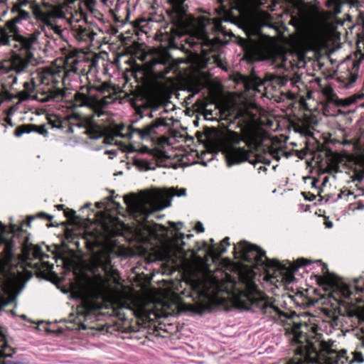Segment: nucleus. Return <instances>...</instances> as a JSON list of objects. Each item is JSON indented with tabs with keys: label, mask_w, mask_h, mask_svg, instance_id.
Instances as JSON below:
<instances>
[{
	"label": "nucleus",
	"mask_w": 364,
	"mask_h": 364,
	"mask_svg": "<svg viewBox=\"0 0 364 364\" xmlns=\"http://www.w3.org/2000/svg\"><path fill=\"white\" fill-rule=\"evenodd\" d=\"M39 85L36 75L32 77L30 82H25L23 83L24 90L22 92L23 98L28 100L33 97V94L37 92V86Z\"/></svg>",
	"instance_id": "a211bd4d"
},
{
	"label": "nucleus",
	"mask_w": 364,
	"mask_h": 364,
	"mask_svg": "<svg viewBox=\"0 0 364 364\" xmlns=\"http://www.w3.org/2000/svg\"><path fill=\"white\" fill-rule=\"evenodd\" d=\"M196 229L198 232H204V228L203 226V224L200 222H198L196 225Z\"/></svg>",
	"instance_id": "c756f323"
},
{
	"label": "nucleus",
	"mask_w": 364,
	"mask_h": 364,
	"mask_svg": "<svg viewBox=\"0 0 364 364\" xmlns=\"http://www.w3.org/2000/svg\"><path fill=\"white\" fill-rule=\"evenodd\" d=\"M94 116H84L80 114L74 113L63 119L56 118L54 120L49 119L53 127L65 129L67 133H73L74 127L85 128V134L88 135L91 139L104 138L105 129L93 120Z\"/></svg>",
	"instance_id": "6e6552de"
},
{
	"label": "nucleus",
	"mask_w": 364,
	"mask_h": 364,
	"mask_svg": "<svg viewBox=\"0 0 364 364\" xmlns=\"http://www.w3.org/2000/svg\"><path fill=\"white\" fill-rule=\"evenodd\" d=\"M146 64L150 72L159 77H164L173 69L171 56L166 53H159L152 55Z\"/></svg>",
	"instance_id": "f8f14e48"
},
{
	"label": "nucleus",
	"mask_w": 364,
	"mask_h": 364,
	"mask_svg": "<svg viewBox=\"0 0 364 364\" xmlns=\"http://www.w3.org/2000/svg\"><path fill=\"white\" fill-rule=\"evenodd\" d=\"M234 251L235 257L247 263L252 269L248 277L243 282V289L239 291L237 296L238 306L245 310L259 311L270 319L284 323L286 321L293 319L296 314L282 311L275 304V299L260 291L252 278L253 270L257 269L264 270L267 277L274 279L277 274H282L287 270L286 267L278 260L269 259L264 250L245 240L235 245Z\"/></svg>",
	"instance_id": "f03ea898"
},
{
	"label": "nucleus",
	"mask_w": 364,
	"mask_h": 364,
	"mask_svg": "<svg viewBox=\"0 0 364 364\" xmlns=\"http://www.w3.org/2000/svg\"><path fill=\"white\" fill-rule=\"evenodd\" d=\"M13 17L0 25V46H9L12 48L11 69L17 74L30 72V68L37 63L34 55L38 48L39 31L30 33H21L18 24L28 21L31 14L26 10H18L11 7L10 10Z\"/></svg>",
	"instance_id": "7ed1b4c3"
},
{
	"label": "nucleus",
	"mask_w": 364,
	"mask_h": 364,
	"mask_svg": "<svg viewBox=\"0 0 364 364\" xmlns=\"http://www.w3.org/2000/svg\"><path fill=\"white\" fill-rule=\"evenodd\" d=\"M149 117L150 118L153 117V114H152V113H151V112L149 114Z\"/></svg>",
	"instance_id": "37998d69"
},
{
	"label": "nucleus",
	"mask_w": 364,
	"mask_h": 364,
	"mask_svg": "<svg viewBox=\"0 0 364 364\" xmlns=\"http://www.w3.org/2000/svg\"><path fill=\"white\" fill-rule=\"evenodd\" d=\"M322 93L326 97L328 102L336 103L337 102L338 97L331 87L326 86L323 87L322 90Z\"/></svg>",
	"instance_id": "aec40b11"
},
{
	"label": "nucleus",
	"mask_w": 364,
	"mask_h": 364,
	"mask_svg": "<svg viewBox=\"0 0 364 364\" xmlns=\"http://www.w3.org/2000/svg\"><path fill=\"white\" fill-rule=\"evenodd\" d=\"M75 15H77V11L75 10Z\"/></svg>",
	"instance_id": "de8ad7c7"
},
{
	"label": "nucleus",
	"mask_w": 364,
	"mask_h": 364,
	"mask_svg": "<svg viewBox=\"0 0 364 364\" xmlns=\"http://www.w3.org/2000/svg\"><path fill=\"white\" fill-rule=\"evenodd\" d=\"M241 6L244 10H250L255 6L259 0H240Z\"/></svg>",
	"instance_id": "b1692460"
},
{
	"label": "nucleus",
	"mask_w": 364,
	"mask_h": 364,
	"mask_svg": "<svg viewBox=\"0 0 364 364\" xmlns=\"http://www.w3.org/2000/svg\"><path fill=\"white\" fill-rule=\"evenodd\" d=\"M104 206V203L102 202H97L96 203V207L97 208H102Z\"/></svg>",
	"instance_id": "f704fd0d"
},
{
	"label": "nucleus",
	"mask_w": 364,
	"mask_h": 364,
	"mask_svg": "<svg viewBox=\"0 0 364 364\" xmlns=\"http://www.w3.org/2000/svg\"><path fill=\"white\" fill-rule=\"evenodd\" d=\"M267 170V168H266L265 166H259V167L258 168V171H259V172H260V171H266Z\"/></svg>",
	"instance_id": "e433bc0d"
},
{
	"label": "nucleus",
	"mask_w": 364,
	"mask_h": 364,
	"mask_svg": "<svg viewBox=\"0 0 364 364\" xmlns=\"http://www.w3.org/2000/svg\"><path fill=\"white\" fill-rule=\"evenodd\" d=\"M287 98L289 99V100H294L295 98V95L292 92H288Z\"/></svg>",
	"instance_id": "72a5a7b5"
},
{
	"label": "nucleus",
	"mask_w": 364,
	"mask_h": 364,
	"mask_svg": "<svg viewBox=\"0 0 364 364\" xmlns=\"http://www.w3.org/2000/svg\"><path fill=\"white\" fill-rule=\"evenodd\" d=\"M112 203L114 204L116 210L119 213H120L119 210L122 209V207H121L120 204L119 203L115 202L114 200H112Z\"/></svg>",
	"instance_id": "2f4dec72"
},
{
	"label": "nucleus",
	"mask_w": 364,
	"mask_h": 364,
	"mask_svg": "<svg viewBox=\"0 0 364 364\" xmlns=\"http://www.w3.org/2000/svg\"><path fill=\"white\" fill-rule=\"evenodd\" d=\"M168 224L176 232L173 238V248L177 252L183 254L184 252L183 246L185 245V242L183 240L185 238L186 235L183 233L178 232L183 224L182 223H176L173 222H169Z\"/></svg>",
	"instance_id": "2eb2a0df"
},
{
	"label": "nucleus",
	"mask_w": 364,
	"mask_h": 364,
	"mask_svg": "<svg viewBox=\"0 0 364 364\" xmlns=\"http://www.w3.org/2000/svg\"><path fill=\"white\" fill-rule=\"evenodd\" d=\"M57 207H58V208H62L63 205H57Z\"/></svg>",
	"instance_id": "a18cd8bd"
},
{
	"label": "nucleus",
	"mask_w": 364,
	"mask_h": 364,
	"mask_svg": "<svg viewBox=\"0 0 364 364\" xmlns=\"http://www.w3.org/2000/svg\"><path fill=\"white\" fill-rule=\"evenodd\" d=\"M186 0H168L167 9L169 21L172 25L171 31L178 35L187 33L192 26L191 17L188 14Z\"/></svg>",
	"instance_id": "9d476101"
},
{
	"label": "nucleus",
	"mask_w": 364,
	"mask_h": 364,
	"mask_svg": "<svg viewBox=\"0 0 364 364\" xmlns=\"http://www.w3.org/2000/svg\"><path fill=\"white\" fill-rule=\"evenodd\" d=\"M192 236V235H186L187 237H191Z\"/></svg>",
	"instance_id": "49530a36"
},
{
	"label": "nucleus",
	"mask_w": 364,
	"mask_h": 364,
	"mask_svg": "<svg viewBox=\"0 0 364 364\" xmlns=\"http://www.w3.org/2000/svg\"><path fill=\"white\" fill-rule=\"evenodd\" d=\"M327 181H328V178H324V181H323V183L327 182Z\"/></svg>",
	"instance_id": "c03bdc74"
},
{
	"label": "nucleus",
	"mask_w": 364,
	"mask_h": 364,
	"mask_svg": "<svg viewBox=\"0 0 364 364\" xmlns=\"http://www.w3.org/2000/svg\"><path fill=\"white\" fill-rule=\"evenodd\" d=\"M36 218H45L49 221H50L53 219L52 215H48L47 213H46L44 212H41V213H38L36 216H31L29 218L28 223L31 222V220H33Z\"/></svg>",
	"instance_id": "a878e982"
},
{
	"label": "nucleus",
	"mask_w": 364,
	"mask_h": 364,
	"mask_svg": "<svg viewBox=\"0 0 364 364\" xmlns=\"http://www.w3.org/2000/svg\"><path fill=\"white\" fill-rule=\"evenodd\" d=\"M29 5L32 13L41 25L42 31L46 36H49V33L53 32L57 35L62 33V23L68 21V8L62 3L54 4L43 2L37 4L34 0H16L11 7H17L18 10H25L24 7Z\"/></svg>",
	"instance_id": "423d86ee"
},
{
	"label": "nucleus",
	"mask_w": 364,
	"mask_h": 364,
	"mask_svg": "<svg viewBox=\"0 0 364 364\" xmlns=\"http://www.w3.org/2000/svg\"><path fill=\"white\" fill-rule=\"evenodd\" d=\"M346 350L341 351L331 350L328 353L327 364H348V356L346 355Z\"/></svg>",
	"instance_id": "f3484780"
},
{
	"label": "nucleus",
	"mask_w": 364,
	"mask_h": 364,
	"mask_svg": "<svg viewBox=\"0 0 364 364\" xmlns=\"http://www.w3.org/2000/svg\"><path fill=\"white\" fill-rule=\"evenodd\" d=\"M85 64V61L69 55L66 57L63 67L51 66L38 69L36 75L39 84L50 87L37 95L36 99L42 102H63L68 109L85 107L100 117V110L114 101V97L109 93L100 96L109 91V87L106 83L92 85L89 82L81 86L71 98L68 96L70 92L62 87L67 84V80L81 77L87 79Z\"/></svg>",
	"instance_id": "f257e3e1"
},
{
	"label": "nucleus",
	"mask_w": 364,
	"mask_h": 364,
	"mask_svg": "<svg viewBox=\"0 0 364 364\" xmlns=\"http://www.w3.org/2000/svg\"><path fill=\"white\" fill-rule=\"evenodd\" d=\"M5 121L6 122L7 124H9V125L12 126V121L11 119V118H9V117H7L5 119Z\"/></svg>",
	"instance_id": "c9c22d12"
},
{
	"label": "nucleus",
	"mask_w": 364,
	"mask_h": 364,
	"mask_svg": "<svg viewBox=\"0 0 364 364\" xmlns=\"http://www.w3.org/2000/svg\"><path fill=\"white\" fill-rule=\"evenodd\" d=\"M314 198H315V196H314L313 198H311V200H314Z\"/></svg>",
	"instance_id": "3c124183"
},
{
	"label": "nucleus",
	"mask_w": 364,
	"mask_h": 364,
	"mask_svg": "<svg viewBox=\"0 0 364 364\" xmlns=\"http://www.w3.org/2000/svg\"><path fill=\"white\" fill-rule=\"evenodd\" d=\"M314 198H315V196H314L313 198H311V200H314Z\"/></svg>",
	"instance_id": "8fccbe9b"
},
{
	"label": "nucleus",
	"mask_w": 364,
	"mask_h": 364,
	"mask_svg": "<svg viewBox=\"0 0 364 364\" xmlns=\"http://www.w3.org/2000/svg\"><path fill=\"white\" fill-rule=\"evenodd\" d=\"M87 9L92 11L94 6L97 2V0H84Z\"/></svg>",
	"instance_id": "bb28decb"
},
{
	"label": "nucleus",
	"mask_w": 364,
	"mask_h": 364,
	"mask_svg": "<svg viewBox=\"0 0 364 364\" xmlns=\"http://www.w3.org/2000/svg\"><path fill=\"white\" fill-rule=\"evenodd\" d=\"M186 194V188H171L164 192L154 191L145 194L142 198L125 196L124 200L130 216L140 225L145 226L149 216L154 211L161 210L171 205L170 199L174 196H183Z\"/></svg>",
	"instance_id": "39448f33"
},
{
	"label": "nucleus",
	"mask_w": 364,
	"mask_h": 364,
	"mask_svg": "<svg viewBox=\"0 0 364 364\" xmlns=\"http://www.w3.org/2000/svg\"><path fill=\"white\" fill-rule=\"evenodd\" d=\"M230 143L225 148L224 152L228 166L248 161L255 164L256 161L251 159L254 156L251 151L252 144L248 139L235 132L230 136Z\"/></svg>",
	"instance_id": "1a4fd4ad"
},
{
	"label": "nucleus",
	"mask_w": 364,
	"mask_h": 364,
	"mask_svg": "<svg viewBox=\"0 0 364 364\" xmlns=\"http://www.w3.org/2000/svg\"><path fill=\"white\" fill-rule=\"evenodd\" d=\"M363 207H364V205H359L358 208H359V209H363Z\"/></svg>",
	"instance_id": "79ce46f5"
},
{
	"label": "nucleus",
	"mask_w": 364,
	"mask_h": 364,
	"mask_svg": "<svg viewBox=\"0 0 364 364\" xmlns=\"http://www.w3.org/2000/svg\"><path fill=\"white\" fill-rule=\"evenodd\" d=\"M289 79L284 76H280L272 73H267L264 77V82H262L259 77L255 79V83L258 85L264 84L267 86H272L274 90L279 89L286 85Z\"/></svg>",
	"instance_id": "4468645a"
},
{
	"label": "nucleus",
	"mask_w": 364,
	"mask_h": 364,
	"mask_svg": "<svg viewBox=\"0 0 364 364\" xmlns=\"http://www.w3.org/2000/svg\"><path fill=\"white\" fill-rule=\"evenodd\" d=\"M310 262L304 259V258H300L297 260V265L298 267H303V266H306L308 264H309Z\"/></svg>",
	"instance_id": "cd10ccee"
},
{
	"label": "nucleus",
	"mask_w": 364,
	"mask_h": 364,
	"mask_svg": "<svg viewBox=\"0 0 364 364\" xmlns=\"http://www.w3.org/2000/svg\"><path fill=\"white\" fill-rule=\"evenodd\" d=\"M353 194L350 191H341L340 193L338 195V198H341L343 195L349 196Z\"/></svg>",
	"instance_id": "c85d7f7f"
},
{
	"label": "nucleus",
	"mask_w": 364,
	"mask_h": 364,
	"mask_svg": "<svg viewBox=\"0 0 364 364\" xmlns=\"http://www.w3.org/2000/svg\"><path fill=\"white\" fill-rule=\"evenodd\" d=\"M326 227L327 228H331L332 227V223L331 222H328V223H326Z\"/></svg>",
	"instance_id": "4c0bfd02"
},
{
	"label": "nucleus",
	"mask_w": 364,
	"mask_h": 364,
	"mask_svg": "<svg viewBox=\"0 0 364 364\" xmlns=\"http://www.w3.org/2000/svg\"><path fill=\"white\" fill-rule=\"evenodd\" d=\"M287 325V333L292 336L291 342L295 357L286 364H318L316 358L321 335L316 332L317 326L295 321Z\"/></svg>",
	"instance_id": "20e7f679"
},
{
	"label": "nucleus",
	"mask_w": 364,
	"mask_h": 364,
	"mask_svg": "<svg viewBox=\"0 0 364 364\" xmlns=\"http://www.w3.org/2000/svg\"><path fill=\"white\" fill-rule=\"evenodd\" d=\"M106 140H108V139H106V138L103 139V141H105Z\"/></svg>",
	"instance_id": "09e8293b"
},
{
	"label": "nucleus",
	"mask_w": 364,
	"mask_h": 364,
	"mask_svg": "<svg viewBox=\"0 0 364 364\" xmlns=\"http://www.w3.org/2000/svg\"><path fill=\"white\" fill-rule=\"evenodd\" d=\"M78 314L82 315L84 317H87L90 314V310L87 309H82L78 311Z\"/></svg>",
	"instance_id": "7c9ffc66"
},
{
	"label": "nucleus",
	"mask_w": 364,
	"mask_h": 364,
	"mask_svg": "<svg viewBox=\"0 0 364 364\" xmlns=\"http://www.w3.org/2000/svg\"><path fill=\"white\" fill-rule=\"evenodd\" d=\"M112 225H109L108 224L105 223L103 225L105 230L108 234L112 235V234H117L119 230L117 229L116 225L117 224H121V222L118 218H111Z\"/></svg>",
	"instance_id": "412c9836"
},
{
	"label": "nucleus",
	"mask_w": 364,
	"mask_h": 364,
	"mask_svg": "<svg viewBox=\"0 0 364 364\" xmlns=\"http://www.w3.org/2000/svg\"><path fill=\"white\" fill-rule=\"evenodd\" d=\"M90 205H91L90 203H87V204L85 205V207H84V208H88V207H90Z\"/></svg>",
	"instance_id": "a19ab883"
},
{
	"label": "nucleus",
	"mask_w": 364,
	"mask_h": 364,
	"mask_svg": "<svg viewBox=\"0 0 364 364\" xmlns=\"http://www.w3.org/2000/svg\"><path fill=\"white\" fill-rule=\"evenodd\" d=\"M229 240L230 238L228 237H225L221 242L220 245L216 250H213V251L214 252V255L217 256H220L223 253H225L226 252V248L225 247H224V245H229Z\"/></svg>",
	"instance_id": "5701e85b"
},
{
	"label": "nucleus",
	"mask_w": 364,
	"mask_h": 364,
	"mask_svg": "<svg viewBox=\"0 0 364 364\" xmlns=\"http://www.w3.org/2000/svg\"><path fill=\"white\" fill-rule=\"evenodd\" d=\"M137 122V120L133 122L132 124L129 127V131L131 135L136 134L141 139H148L159 135L162 127L167 129L171 125L168 122V119L162 117L156 118L150 123L143 124L141 127H134V124Z\"/></svg>",
	"instance_id": "9b49d317"
},
{
	"label": "nucleus",
	"mask_w": 364,
	"mask_h": 364,
	"mask_svg": "<svg viewBox=\"0 0 364 364\" xmlns=\"http://www.w3.org/2000/svg\"><path fill=\"white\" fill-rule=\"evenodd\" d=\"M96 265L107 273L111 265V259L109 256H105L104 259L97 258L96 259Z\"/></svg>",
	"instance_id": "4be33fe9"
},
{
	"label": "nucleus",
	"mask_w": 364,
	"mask_h": 364,
	"mask_svg": "<svg viewBox=\"0 0 364 364\" xmlns=\"http://www.w3.org/2000/svg\"><path fill=\"white\" fill-rule=\"evenodd\" d=\"M358 78V75L355 73L347 72L337 77L340 85L346 89L352 87Z\"/></svg>",
	"instance_id": "6ab92c4d"
},
{
	"label": "nucleus",
	"mask_w": 364,
	"mask_h": 364,
	"mask_svg": "<svg viewBox=\"0 0 364 364\" xmlns=\"http://www.w3.org/2000/svg\"><path fill=\"white\" fill-rule=\"evenodd\" d=\"M43 264H45V266H48V267H50V264H49V262H43Z\"/></svg>",
	"instance_id": "58836bf2"
},
{
	"label": "nucleus",
	"mask_w": 364,
	"mask_h": 364,
	"mask_svg": "<svg viewBox=\"0 0 364 364\" xmlns=\"http://www.w3.org/2000/svg\"><path fill=\"white\" fill-rule=\"evenodd\" d=\"M75 214V212L74 210H70V213L65 212V215L68 218H71Z\"/></svg>",
	"instance_id": "473e14b6"
},
{
	"label": "nucleus",
	"mask_w": 364,
	"mask_h": 364,
	"mask_svg": "<svg viewBox=\"0 0 364 364\" xmlns=\"http://www.w3.org/2000/svg\"><path fill=\"white\" fill-rule=\"evenodd\" d=\"M322 271L324 282L332 288L328 299L331 308H325L323 311L328 317L336 322L339 316L350 314L352 291L346 284L337 281L336 277L328 272L326 264H323Z\"/></svg>",
	"instance_id": "0eeeda50"
},
{
	"label": "nucleus",
	"mask_w": 364,
	"mask_h": 364,
	"mask_svg": "<svg viewBox=\"0 0 364 364\" xmlns=\"http://www.w3.org/2000/svg\"><path fill=\"white\" fill-rule=\"evenodd\" d=\"M66 8H68V16L70 17L68 21H64L62 23V27L66 23L71 25V29L73 35L79 41L82 42H92L95 39V36L97 35V33L90 26H83L82 25L75 24L73 25V22L75 21H78V19L75 18V15L73 13L71 7L68 5L63 4Z\"/></svg>",
	"instance_id": "ddd939ff"
},
{
	"label": "nucleus",
	"mask_w": 364,
	"mask_h": 364,
	"mask_svg": "<svg viewBox=\"0 0 364 364\" xmlns=\"http://www.w3.org/2000/svg\"><path fill=\"white\" fill-rule=\"evenodd\" d=\"M37 132L41 135L46 136L48 131L46 128V125L43 124L37 126L33 124H23L18 127L15 130V135L16 136H21L24 133Z\"/></svg>",
	"instance_id": "dca6fc26"
},
{
	"label": "nucleus",
	"mask_w": 364,
	"mask_h": 364,
	"mask_svg": "<svg viewBox=\"0 0 364 364\" xmlns=\"http://www.w3.org/2000/svg\"><path fill=\"white\" fill-rule=\"evenodd\" d=\"M141 163H142L143 165H144V166L148 165V162L147 161H141Z\"/></svg>",
	"instance_id": "ea45409f"
},
{
	"label": "nucleus",
	"mask_w": 364,
	"mask_h": 364,
	"mask_svg": "<svg viewBox=\"0 0 364 364\" xmlns=\"http://www.w3.org/2000/svg\"><path fill=\"white\" fill-rule=\"evenodd\" d=\"M352 355V358L348 357V364H353V363H362L364 362L363 354L360 352H353Z\"/></svg>",
	"instance_id": "393cba45"
}]
</instances>
